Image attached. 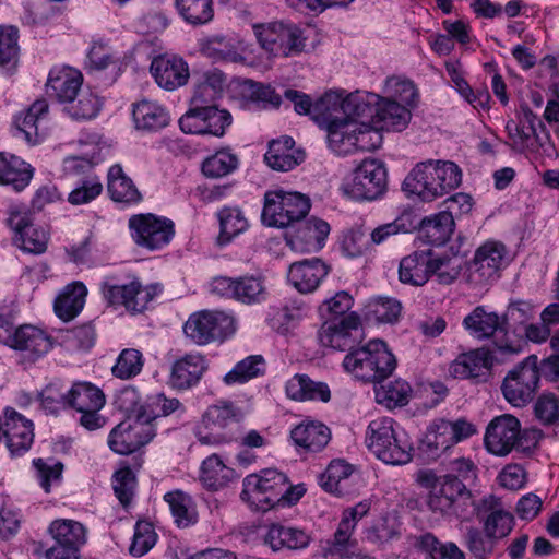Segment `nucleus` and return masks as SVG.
Masks as SVG:
<instances>
[{"label":"nucleus","mask_w":559,"mask_h":559,"mask_svg":"<svg viewBox=\"0 0 559 559\" xmlns=\"http://www.w3.org/2000/svg\"><path fill=\"white\" fill-rule=\"evenodd\" d=\"M462 271L461 261L448 255L433 257L431 252L430 276H436L439 284L450 285Z\"/></svg>","instance_id":"nucleus-64"},{"label":"nucleus","mask_w":559,"mask_h":559,"mask_svg":"<svg viewBox=\"0 0 559 559\" xmlns=\"http://www.w3.org/2000/svg\"><path fill=\"white\" fill-rule=\"evenodd\" d=\"M473 514L483 523L484 532L496 542L507 537L513 530L512 513L507 511L502 501L495 496L485 497L478 504L475 503L471 510V515Z\"/></svg>","instance_id":"nucleus-17"},{"label":"nucleus","mask_w":559,"mask_h":559,"mask_svg":"<svg viewBox=\"0 0 559 559\" xmlns=\"http://www.w3.org/2000/svg\"><path fill=\"white\" fill-rule=\"evenodd\" d=\"M492 355L487 348H477L460 354L449 366L454 379H467L474 383L487 382L491 376Z\"/></svg>","instance_id":"nucleus-19"},{"label":"nucleus","mask_w":559,"mask_h":559,"mask_svg":"<svg viewBox=\"0 0 559 559\" xmlns=\"http://www.w3.org/2000/svg\"><path fill=\"white\" fill-rule=\"evenodd\" d=\"M264 159L272 169L288 171L305 159V153L295 147L293 138L284 136L270 142Z\"/></svg>","instance_id":"nucleus-30"},{"label":"nucleus","mask_w":559,"mask_h":559,"mask_svg":"<svg viewBox=\"0 0 559 559\" xmlns=\"http://www.w3.org/2000/svg\"><path fill=\"white\" fill-rule=\"evenodd\" d=\"M47 117L48 104L45 99H38L15 117L14 126L27 143L36 144L45 133Z\"/></svg>","instance_id":"nucleus-26"},{"label":"nucleus","mask_w":559,"mask_h":559,"mask_svg":"<svg viewBox=\"0 0 559 559\" xmlns=\"http://www.w3.org/2000/svg\"><path fill=\"white\" fill-rule=\"evenodd\" d=\"M475 499L466 485L456 476L445 475L430 490L428 506L433 512L454 514L462 520L471 516Z\"/></svg>","instance_id":"nucleus-8"},{"label":"nucleus","mask_w":559,"mask_h":559,"mask_svg":"<svg viewBox=\"0 0 559 559\" xmlns=\"http://www.w3.org/2000/svg\"><path fill=\"white\" fill-rule=\"evenodd\" d=\"M461 169L452 162L427 160L418 163L403 182L405 192L431 202L460 186Z\"/></svg>","instance_id":"nucleus-2"},{"label":"nucleus","mask_w":559,"mask_h":559,"mask_svg":"<svg viewBox=\"0 0 559 559\" xmlns=\"http://www.w3.org/2000/svg\"><path fill=\"white\" fill-rule=\"evenodd\" d=\"M205 370L206 365L202 355H186L173 366V384L178 389H188L199 382Z\"/></svg>","instance_id":"nucleus-35"},{"label":"nucleus","mask_w":559,"mask_h":559,"mask_svg":"<svg viewBox=\"0 0 559 559\" xmlns=\"http://www.w3.org/2000/svg\"><path fill=\"white\" fill-rule=\"evenodd\" d=\"M86 287L82 283L68 285L55 300V312L63 321L75 318L84 307Z\"/></svg>","instance_id":"nucleus-40"},{"label":"nucleus","mask_w":559,"mask_h":559,"mask_svg":"<svg viewBox=\"0 0 559 559\" xmlns=\"http://www.w3.org/2000/svg\"><path fill=\"white\" fill-rule=\"evenodd\" d=\"M242 500L260 511H266L287 497V477L276 469H265L243 479Z\"/></svg>","instance_id":"nucleus-9"},{"label":"nucleus","mask_w":559,"mask_h":559,"mask_svg":"<svg viewBox=\"0 0 559 559\" xmlns=\"http://www.w3.org/2000/svg\"><path fill=\"white\" fill-rule=\"evenodd\" d=\"M102 100L91 90L80 92L66 105L63 110L74 120H90L96 117L100 110Z\"/></svg>","instance_id":"nucleus-46"},{"label":"nucleus","mask_w":559,"mask_h":559,"mask_svg":"<svg viewBox=\"0 0 559 559\" xmlns=\"http://www.w3.org/2000/svg\"><path fill=\"white\" fill-rule=\"evenodd\" d=\"M235 320L222 311L203 310L192 313L185 323L187 337L198 345L222 341L235 332Z\"/></svg>","instance_id":"nucleus-12"},{"label":"nucleus","mask_w":559,"mask_h":559,"mask_svg":"<svg viewBox=\"0 0 559 559\" xmlns=\"http://www.w3.org/2000/svg\"><path fill=\"white\" fill-rule=\"evenodd\" d=\"M83 76L81 72L73 69H63L49 73L47 82V93L57 98V100L66 105L81 90Z\"/></svg>","instance_id":"nucleus-33"},{"label":"nucleus","mask_w":559,"mask_h":559,"mask_svg":"<svg viewBox=\"0 0 559 559\" xmlns=\"http://www.w3.org/2000/svg\"><path fill=\"white\" fill-rule=\"evenodd\" d=\"M33 178V168L22 158L0 153V183L10 185L16 191L23 190L28 186Z\"/></svg>","instance_id":"nucleus-34"},{"label":"nucleus","mask_w":559,"mask_h":559,"mask_svg":"<svg viewBox=\"0 0 559 559\" xmlns=\"http://www.w3.org/2000/svg\"><path fill=\"white\" fill-rule=\"evenodd\" d=\"M359 325L360 319L355 312L325 322L319 332L320 343L333 349L352 352L356 343L353 332H357Z\"/></svg>","instance_id":"nucleus-20"},{"label":"nucleus","mask_w":559,"mask_h":559,"mask_svg":"<svg viewBox=\"0 0 559 559\" xmlns=\"http://www.w3.org/2000/svg\"><path fill=\"white\" fill-rule=\"evenodd\" d=\"M378 128L371 126V122L348 121L342 124L340 120H333L328 134L330 147L342 155L356 151H373L380 146L382 140Z\"/></svg>","instance_id":"nucleus-7"},{"label":"nucleus","mask_w":559,"mask_h":559,"mask_svg":"<svg viewBox=\"0 0 559 559\" xmlns=\"http://www.w3.org/2000/svg\"><path fill=\"white\" fill-rule=\"evenodd\" d=\"M464 543L476 559H488L495 551L496 540L475 526L466 528Z\"/></svg>","instance_id":"nucleus-60"},{"label":"nucleus","mask_w":559,"mask_h":559,"mask_svg":"<svg viewBox=\"0 0 559 559\" xmlns=\"http://www.w3.org/2000/svg\"><path fill=\"white\" fill-rule=\"evenodd\" d=\"M105 402L103 391L91 382H75L68 391V407L76 412L102 408Z\"/></svg>","instance_id":"nucleus-41"},{"label":"nucleus","mask_w":559,"mask_h":559,"mask_svg":"<svg viewBox=\"0 0 559 559\" xmlns=\"http://www.w3.org/2000/svg\"><path fill=\"white\" fill-rule=\"evenodd\" d=\"M285 392L289 400L297 402L319 401L328 403L331 400L329 385L313 381L309 376L297 373L287 380Z\"/></svg>","instance_id":"nucleus-29"},{"label":"nucleus","mask_w":559,"mask_h":559,"mask_svg":"<svg viewBox=\"0 0 559 559\" xmlns=\"http://www.w3.org/2000/svg\"><path fill=\"white\" fill-rule=\"evenodd\" d=\"M118 403L129 415L111 430L108 444L118 454H130L154 438L155 413L147 411L148 405H140L139 393L132 386L120 392Z\"/></svg>","instance_id":"nucleus-1"},{"label":"nucleus","mask_w":559,"mask_h":559,"mask_svg":"<svg viewBox=\"0 0 559 559\" xmlns=\"http://www.w3.org/2000/svg\"><path fill=\"white\" fill-rule=\"evenodd\" d=\"M143 364V356L140 350L126 348L119 354L111 372L116 378L129 380L141 372Z\"/></svg>","instance_id":"nucleus-56"},{"label":"nucleus","mask_w":559,"mask_h":559,"mask_svg":"<svg viewBox=\"0 0 559 559\" xmlns=\"http://www.w3.org/2000/svg\"><path fill=\"white\" fill-rule=\"evenodd\" d=\"M200 51L214 61L240 63L245 60L238 52L236 41L224 35H212L201 39Z\"/></svg>","instance_id":"nucleus-38"},{"label":"nucleus","mask_w":559,"mask_h":559,"mask_svg":"<svg viewBox=\"0 0 559 559\" xmlns=\"http://www.w3.org/2000/svg\"><path fill=\"white\" fill-rule=\"evenodd\" d=\"M411 119V112L395 100L379 98L373 124L380 129L401 131Z\"/></svg>","instance_id":"nucleus-37"},{"label":"nucleus","mask_w":559,"mask_h":559,"mask_svg":"<svg viewBox=\"0 0 559 559\" xmlns=\"http://www.w3.org/2000/svg\"><path fill=\"white\" fill-rule=\"evenodd\" d=\"M4 343L14 349L27 352L32 359L46 354L51 347L49 337L33 325H22L15 329L7 336Z\"/></svg>","instance_id":"nucleus-27"},{"label":"nucleus","mask_w":559,"mask_h":559,"mask_svg":"<svg viewBox=\"0 0 559 559\" xmlns=\"http://www.w3.org/2000/svg\"><path fill=\"white\" fill-rule=\"evenodd\" d=\"M538 383V358L531 355L507 373L501 391L511 405L523 407L534 399Z\"/></svg>","instance_id":"nucleus-10"},{"label":"nucleus","mask_w":559,"mask_h":559,"mask_svg":"<svg viewBox=\"0 0 559 559\" xmlns=\"http://www.w3.org/2000/svg\"><path fill=\"white\" fill-rule=\"evenodd\" d=\"M108 192L116 202L138 203L142 197L133 181L126 176L120 165H114L108 171Z\"/></svg>","instance_id":"nucleus-42"},{"label":"nucleus","mask_w":559,"mask_h":559,"mask_svg":"<svg viewBox=\"0 0 559 559\" xmlns=\"http://www.w3.org/2000/svg\"><path fill=\"white\" fill-rule=\"evenodd\" d=\"M234 478V469L226 466L218 455L213 454L203 461L201 466V480L209 489L218 490Z\"/></svg>","instance_id":"nucleus-45"},{"label":"nucleus","mask_w":559,"mask_h":559,"mask_svg":"<svg viewBox=\"0 0 559 559\" xmlns=\"http://www.w3.org/2000/svg\"><path fill=\"white\" fill-rule=\"evenodd\" d=\"M104 295L109 304L123 305L128 310L135 312L144 310L153 297L150 288L142 287L139 282L107 286Z\"/></svg>","instance_id":"nucleus-28"},{"label":"nucleus","mask_w":559,"mask_h":559,"mask_svg":"<svg viewBox=\"0 0 559 559\" xmlns=\"http://www.w3.org/2000/svg\"><path fill=\"white\" fill-rule=\"evenodd\" d=\"M393 419L389 417H380L372 420L367 428L366 444L368 449L379 459L386 444L393 439Z\"/></svg>","instance_id":"nucleus-48"},{"label":"nucleus","mask_w":559,"mask_h":559,"mask_svg":"<svg viewBox=\"0 0 559 559\" xmlns=\"http://www.w3.org/2000/svg\"><path fill=\"white\" fill-rule=\"evenodd\" d=\"M8 224L15 231L14 243L23 251L34 254L46 251L48 242L46 230L34 227L26 213L12 212Z\"/></svg>","instance_id":"nucleus-22"},{"label":"nucleus","mask_w":559,"mask_h":559,"mask_svg":"<svg viewBox=\"0 0 559 559\" xmlns=\"http://www.w3.org/2000/svg\"><path fill=\"white\" fill-rule=\"evenodd\" d=\"M211 100L193 102L191 108L179 119L180 129L185 133L211 134L223 136L231 123V115L225 109L210 105Z\"/></svg>","instance_id":"nucleus-11"},{"label":"nucleus","mask_w":559,"mask_h":559,"mask_svg":"<svg viewBox=\"0 0 559 559\" xmlns=\"http://www.w3.org/2000/svg\"><path fill=\"white\" fill-rule=\"evenodd\" d=\"M221 235L224 242H228L233 237L239 235L248 227V222L241 211L237 207H224L218 213Z\"/></svg>","instance_id":"nucleus-61"},{"label":"nucleus","mask_w":559,"mask_h":559,"mask_svg":"<svg viewBox=\"0 0 559 559\" xmlns=\"http://www.w3.org/2000/svg\"><path fill=\"white\" fill-rule=\"evenodd\" d=\"M4 439L14 456L27 452L34 441L33 423L12 407L4 409Z\"/></svg>","instance_id":"nucleus-21"},{"label":"nucleus","mask_w":559,"mask_h":559,"mask_svg":"<svg viewBox=\"0 0 559 559\" xmlns=\"http://www.w3.org/2000/svg\"><path fill=\"white\" fill-rule=\"evenodd\" d=\"M450 420L438 419L429 427L423 444L430 451L431 456L437 457L454 445Z\"/></svg>","instance_id":"nucleus-54"},{"label":"nucleus","mask_w":559,"mask_h":559,"mask_svg":"<svg viewBox=\"0 0 559 559\" xmlns=\"http://www.w3.org/2000/svg\"><path fill=\"white\" fill-rule=\"evenodd\" d=\"M133 241L142 248L158 250L167 246L175 236L171 219L155 214H135L129 218Z\"/></svg>","instance_id":"nucleus-13"},{"label":"nucleus","mask_w":559,"mask_h":559,"mask_svg":"<svg viewBox=\"0 0 559 559\" xmlns=\"http://www.w3.org/2000/svg\"><path fill=\"white\" fill-rule=\"evenodd\" d=\"M353 473V467L343 460L332 461L325 472L321 475V487L331 493L342 496L345 493V481Z\"/></svg>","instance_id":"nucleus-52"},{"label":"nucleus","mask_w":559,"mask_h":559,"mask_svg":"<svg viewBox=\"0 0 559 559\" xmlns=\"http://www.w3.org/2000/svg\"><path fill=\"white\" fill-rule=\"evenodd\" d=\"M431 250L415 251L400 262L399 278L404 284L423 286L430 277Z\"/></svg>","instance_id":"nucleus-31"},{"label":"nucleus","mask_w":559,"mask_h":559,"mask_svg":"<svg viewBox=\"0 0 559 559\" xmlns=\"http://www.w3.org/2000/svg\"><path fill=\"white\" fill-rule=\"evenodd\" d=\"M132 117L135 128L143 131H157L169 123V115L166 109L157 103L146 99L133 105Z\"/></svg>","instance_id":"nucleus-36"},{"label":"nucleus","mask_w":559,"mask_h":559,"mask_svg":"<svg viewBox=\"0 0 559 559\" xmlns=\"http://www.w3.org/2000/svg\"><path fill=\"white\" fill-rule=\"evenodd\" d=\"M330 266L319 258L304 259L290 264L288 282L300 293L314 292L329 274Z\"/></svg>","instance_id":"nucleus-23"},{"label":"nucleus","mask_w":559,"mask_h":559,"mask_svg":"<svg viewBox=\"0 0 559 559\" xmlns=\"http://www.w3.org/2000/svg\"><path fill=\"white\" fill-rule=\"evenodd\" d=\"M507 264V249L504 245L488 241L480 246L474 255L468 269V282L475 286H483L497 281L500 271Z\"/></svg>","instance_id":"nucleus-15"},{"label":"nucleus","mask_w":559,"mask_h":559,"mask_svg":"<svg viewBox=\"0 0 559 559\" xmlns=\"http://www.w3.org/2000/svg\"><path fill=\"white\" fill-rule=\"evenodd\" d=\"M176 8L191 24H203L213 19L212 0H176Z\"/></svg>","instance_id":"nucleus-58"},{"label":"nucleus","mask_w":559,"mask_h":559,"mask_svg":"<svg viewBox=\"0 0 559 559\" xmlns=\"http://www.w3.org/2000/svg\"><path fill=\"white\" fill-rule=\"evenodd\" d=\"M378 95L368 93L361 94L359 92L349 94L344 98L343 116L347 121H357L358 118L370 119L369 122L373 124L374 112L377 109Z\"/></svg>","instance_id":"nucleus-44"},{"label":"nucleus","mask_w":559,"mask_h":559,"mask_svg":"<svg viewBox=\"0 0 559 559\" xmlns=\"http://www.w3.org/2000/svg\"><path fill=\"white\" fill-rule=\"evenodd\" d=\"M465 330L477 340L491 338L497 352L501 355H516L527 345L526 340L509 329L506 318L496 312H488L485 307H476L463 320Z\"/></svg>","instance_id":"nucleus-3"},{"label":"nucleus","mask_w":559,"mask_h":559,"mask_svg":"<svg viewBox=\"0 0 559 559\" xmlns=\"http://www.w3.org/2000/svg\"><path fill=\"white\" fill-rule=\"evenodd\" d=\"M257 36L261 47L274 56L289 57L301 52L305 47L301 32L295 25L272 23L262 27Z\"/></svg>","instance_id":"nucleus-16"},{"label":"nucleus","mask_w":559,"mask_h":559,"mask_svg":"<svg viewBox=\"0 0 559 559\" xmlns=\"http://www.w3.org/2000/svg\"><path fill=\"white\" fill-rule=\"evenodd\" d=\"M522 114L523 117L519 122L510 120L507 122L506 129L514 145L528 148L534 145V142H538L535 128L536 116L527 106L522 107Z\"/></svg>","instance_id":"nucleus-43"},{"label":"nucleus","mask_w":559,"mask_h":559,"mask_svg":"<svg viewBox=\"0 0 559 559\" xmlns=\"http://www.w3.org/2000/svg\"><path fill=\"white\" fill-rule=\"evenodd\" d=\"M49 532L55 539L53 546L79 547L85 543L84 526L72 520L53 521L49 527Z\"/></svg>","instance_id":"nucleus-47"},{"label":"nucleus","mask_w":559,"mask_h":559,"mask_svg":"<svg viewBox=\"0 0 559 559\" xmlns=\"http://www.w3.org/2000/svg\"><path fill=\"white\" fill-rule=\"evenodd\" d=\"M455 223L450 211H441L429 217H425L419 226L420 237L432 246L445 243L454 231Z\"/></svg>","instance_id":"nucleus-32"},{"label":"nucleus","mask_w":559,"mask_h":559,"mask_svg":"<svg viewBox=\"0 0 559 559\" xmlns=\"http://www.w3.org/2000/svg\"><path fill=\"white\" fill-rule=\"evenodd\" d=\"M344 98L337 92L325 93L318 102L314 103L313 111L318 114L319 121L326 124L328 134L333 120H340V123H347V119L343 116Z\"/></svg>","instance_id":"nucleus-53"},{"label":"nucleus","mask_w":559,"mask_h":559,"mask_svg":"<svg viewBox=\"0 0 559 559\" xmlns=\"http://www.w3.org/2000/svg\"><path fill=\"white\" fill-rule=\"evenodd\" d=\"M520 433V420L510 414L495 417L488 424L484 444L488 452L506 456L516 448V437Z\"/></svg>","instance_id":"nucleus-18"},{"label":"nucleus","mask_w":559,"mask_h":559,"mask_svg":"<svg viewBox=\"0 0 559 559\" xmlns=\"http://www.w3.org/2000/svg\"><path fill=\"white\" fill-rule=\"evenodd\" d=\"M164 500L168 503L176 524L187 527L197 522V511L191 497L181 490L167 492Z\"/></svg>","instance_id":"nucleus-50"},{"label":"nucleus","mask_w":559,"mask_h":559,"mask_svg":"<svg viewBox=\"0 0 559 559\" xmlns=\"http://www.w3.org/2000/svg\"><path fill=\"white\" fill-rule=\"evenodd\" d=\"M331 438V429L319 420H304L290 430L295 447L306 453L321 452Z\"/></svg>","instance_id":"nucleus-24"},{"label":"nucleus","mask_w":559,"mask_h":559,"mask_svg":"<svg viewBox=\"0 0 559 559\" xmlns=\"http://www.w3.org/2000/svg\"><path fill=\"white\" fill-rule=\"evenodd\" d=\"M310 207V199L302 193L272 190L264 194L261 218L266 226L286 228L305 218Z\"/></svg>","instance_id":"nucleus-6"},{"label":"nucleus","mask_w":559,"mask_h":559,"mask_svg":"<svg viewBox=\"0 0 559 559\" xmlns=\"http://www.w3.org/2000/svg\"><path fill=\"white\" fill-rule=\"evenodd\" d=\"M354 528L353 520L344 514L329 547L330 555L350 559L353 555L358 554V544L352 538Z\"/></svg>","instance_id":"nucleus-49"},{"label":"nucleus","mask_w":559,"mask_h":559,"mask_svg":"<svg viewBox=\"0 0 559 559\" xmlns=\"http://www.w3.org/2000/svg\"><path fill=\"white\" fill-rule=\"evenodd\" d=\"M267 292L264 278L260 275H246L237 277L235 300L246 304H260L266 300Z\"/></svg>","instance_id":"nucleus-55"},{"label":"nucleus","mask_w":559,"mask_h":559,"mask_svg":"<svg viewBox=\"0 0 559 559\" xmlns=\"http://www.w3.org/2000/svg\"><path fill=\"white\" fill-rule=\"evenodd\" d=\"M412 228L413 224L406 215H401L393 222L377 226L369 233L372 249L376 246L386 243L396 235L408 233Z\"/></svg>","instance_id":"nucleus-62"},{"label":"nucleus","mask_w":559,"mask_h":559,"mask_svg":"<svg viewBox=\"0 0 559 559\" xmlns=\"http://www.w3.org/2000/svg\"><path fill=\"white\" fill-rule=\"evenodd\" d=\"M245 414L233 402L219 401L210 405L202 416L203 429H199L197 436L202 444H224L237 439L239 424Z\"/></svg>","instance_id":"nucleus-5"},{"label":"nucleus","mask_w":559,"mask_h":559,"mask_svg":"<svg viewBox=\"0 0 559 559\" xmlns=\"http://www.w3.org/2000/svg\"><path fill=\"white\" fill-rule=\"evenodd\" d=\"M534 416L545 427L559 426V397L551 392L540 394L534 404Z\"/></svg>","instance_id":"nucleus-59"},{"label":"nucleus","mask_w":559,"mask_h":559,"mask_svg":"<svg viewBox=\"0 0 559 559\" xmlns=\"http://www.w3.org/2000/svg\"><path fill=\"white\" fill-rule=\"evenodd\" d=\"M386 189V170L376 159H365L354 170L349 181L343 185V191L357 200H374Z\"/></svg>","instance_id":"nucleus-14"},{"label":"nucleus","mask_w":559,"mask_h":559,"mask_svg":"<svg viewBox=\"0 0 559 559\" xmlns=\"http://www.w3.org/2000/svg\"><path fill=\"white\" fill-rule=\"evenodd\" d=\"M151 72L156 83L167 91L185 85L189 79L188 64L181 58L159 56L152 61Z\"/></svg>","instance_id":"nucleus-25"},{"label":"nucleus","mask_w":559,"mask_h":559,"mask_svg":"<svg viewBox=\"0 0 559 559\" xmlns=\"http://www.w3.org/2000/svg\"><path fill=\"white\" fill-rule=\"evenodd\" d=\"M411 394V385L404 380L396 379L382 386L377 392V397L388 408H395L405 406L409 402Z\"/></svg>","instance_id":"nucleus-57"},{"label":"nucleus","mask_w":559,"mask_h":559,"mask_svg":"<svg viewBox=\"0 0 559 559\" xmlns=\"http://www.w3.org/2000/svg\"><path fill=\"white\" fill-rule=\"evenodd\" d=\"M264 367L265 361L261 355L248 356L237 362L235 367L224 376L223 381L226 385L243 384L263 374Z\"/></svg>","instance_id":"nucleus-51"},{"label":"nucleus","mask_w":559,"mask_h":559,"mask_svg":"<svg viewBox=\"0 0 559 559\" xmlns=\"http://www.w3.org/2000/svg\"><path fill=\"white\" fill-rule=\"evenodd\" d=\"M309 536L301 530L272 524L264 537V540L274 550L300 549L309 544Z\"/></svg>","instance_id":"nucleus-39"},{"label":"nucleus","mask_w":559,"mask_h":559,"mask_svg":"<svg viewBox=\"0 0 559 559\" xmlns=\"http://www.w3.org/2000/svg\"><path fill=\"white\" fill-rule=\"evenodd\" d=\"M237 166L236 155L227 151H219L203 162L202 171L206 177L219 178L233 173Z\"/></svg>","instance_id":"nucleus-63"},{"label":"nucleus","mask_w":559,"mask_h":559,"mask_svg":"<svg viewBox=\"0 0 559 559\" xmlns=\"http://www.w3.org/2000/svg\"><path fill=\"white\" fill-rule=\"evenodd\" d=\"M344 368L365 382H380L396 367V359L381 340L349 352L343 361Z\"/></svg>","instance_id":"nucleus-4"}]
</instances>
